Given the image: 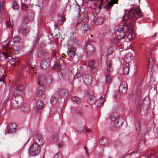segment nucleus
Listing matches in <instances>:
<instances>
[{"label":"nucleus","instance_id":"1","mask_svg":"<svg viewBox=\"0 0 158 158\" xmlns=\"http://www.w3.org/2000/svg\"><path fill=\"white\" fill-rule=\"evenodd\" d=\"M143 16L142 13L140 9H131L129 11L128 15L125 14L123 17V19L126 21L128 19V24H126L122 27H124V30H127L128 33H130L132 31V27L134 25L136 20L139 17Z\"/></svg>","mask_w":158,"mask_h":158},{"label":"nucleus","instance_id":"2","mask_svg":"<svg viewBox=\"0 0 158 158\" xmlns=\"http://www.w3.org/2000/svg\"><path fill=\"white\" fill-rule=\"evenodd\" d=\"M126 35V31L124 29V27H119L118 28L115 32V37H113L111 40V42L118 46H121L119 48V51L121 52L127 49V48L123 47V43L125 42L124 39Z\"/></svg>","mask_w":158,"mask_h":158},{"label":"nucleus","instance_id":"3","mask_svg":"<svg viewBox=\"0 0 158 158\" xmlns=\"http://www.w3.org/2000/svg\"><path fill=\"white\" fill-rule=\"evenodd\" d=\"M79 20L81 21V23L78 25L80 26L79 30L83 33L84 34L86 31H88L89 29V27L88 21L87 16L85 17V14L82 13L79 16Z\"/></svg>","mask_w":158,"mask_h":158},{"label":"nucleus","instance_id":"4","mask_svg":"<svg viewBox=\"0 0 158 158\" xmlns=\"http://www.w3.org/2000/svg\"><path fill=\"white\" fill-rule=\"evenodd\" d=\"M40 146L36 144L33 143L30 146L29 153L31 156H34L38 154L40 151Z\"/></svg>","mask_w":158,"mask_h":158},{"label":"nucleus","instance_id":"5","mask_svg":"<svg viewBox=\"0 0 158 158\" xmlns=\"http://www.w3.org/2000/svg\"><path fill=\"white\" fill-rule=\"evenodd\" d=\"M106 70L108 72H106V81L107 83H110L112 81V77L109 74L112 71L111 67V62L110 61H107L106 63Z\"/></svg>","mask_w":158,"mask_h":158},{"label":"nucleus","instance_id":"6","mask_svg":"<svg viewBox=\"0 0 158 158\" xmlns=\"http://www.w3.org/2000/svg\"><path fill=\"white\" fill-rule=\"evenodd\" d=\"M104 97H105V95H104ZM104 98V97H103V96H102L101 97V99L100 100H98L96 101V98L93 95H90L89 97L88 101L89 102V103L91 104H93L95 102L97 103L99 102V101L100 102V103L99 105H97V106L98 107H100L102 105V106L104 104V101H105L104 99H103V98Z\"/></svg>","mask_w":158,"mask_h":158},{"label":"nucleus","instance_id":"7","mask_svg":"<svg viewBox=\"0 0 158 158\" xmlns=\"http://www.w3.org/2000/svg\"><path fill=\"white\" fill-rule=\"evenodd\" d=\"M97 14L95 10H93L90 18L91 20H93L95 24L97 25H99L102 24L104 22L103 19L101 17H98L96 18Z\"/></svg>","mask_w":158,"mask_h":158},{"label":"nucleus","instance_id":"8","mask_svg":"<svg viewBox=\"0 0 158 158\" xmlns=\"http://www.w3.org/2000/svg\"><path fill=\"white\" fill-rule=\"evenodd\" d=\"M33 139L35 143L39 146H42L44 143V141L43 140L41 135L39 133H37L34 135Z\"/></svg>","mask_w":158,"mask_h":158},{"label":"nucleus","instance_id":"9","mask_svg":"<svg viewBox=\"0 0 158 158\" xmlns=\"http://www.w3.org/2000/svg\"><path fill=\"white\" fill-rule=\"evenodd\" d=\"M110 119L112 121L114 120L116 124V126L120 127L122 125L124 122V120L121 121V118H119V116L117 114H113L110 117Z\"/></svg>","mask_w":158,"mask_h":158},{"label":"nucleus","instance_id":"10","mask_svg":"<svg viewBox=\"0 0 158 158\" xmlns=\"http://www.w3.org/2000/svg\"><path fill=\"white\" fill-rule=\"evenodd\" d=\"M50 64V59L48 58H45L41 62L40 64V68L43 70L46 69L49 67Z\"/></svg>","mask_w":158,"mask_h":158},{"label":"nucleus","instance_id":"11","mask_svg":"<svg viewBox=\"0 0 158 158\" xmlns=\"http://www.w3.org/2000/svg\"><path fill=\"white\" fill-rule=\"evenodd\" d=\"M94 51L95 48L92 45L88 44L86 46L85 51L88 54L90 55H92L94 53Z\"/></svg>","mask_w":158,"mask_h":158},{"label":"nucleus","instance_id":"12","mask_svg":"<svg viewBox=\"0 0 158 158\" xmlns=\"http://www.w3.org/2000/svg\"><path fill=\"white\" fill-rule=\"evenodd\" d=\"M127 86L126 82L125 81H123L120 85L119 87V90L120 93H124L127 92Z\"/></svg>","mask_w":158,"mask_h":158},{"label":"nucleus","instance_id":"13","mask_svg":"<svg viewBox=\"0 0 158 158\" xmlns=\"http://www.w3.org/2000/svg\"><path fill=\"white\" fill-rule=\"evenodd\" d=\"M17 127L15 124L11 123L8 127L7 131L8 133L11 134L14 133L16 131Z\"/></svg>","mask_w":158,"mask_h":158},{"label":"nucleus","instance_id":"14","mask_svg":"<svg viewBox=\"0 0 158 158\" xmlns=\"http://www.w3.org/2000/svg\"><path fill=\"white\" fill-rule=\"evenodd\" d=\"M118 0H111L109 3L106 4L104 6L105 9L108 10L111 9L112 6L115 4L118 3Z\"/></svg>","mask_w":158,"mask_h":158},{"label":"nucleus","instance_id":"15","mask_svg":"<svg viewBox=\"0 0 158 158\" xmlns=\"http://www.w3.org/2000/svg\"><path fill=\"white\" fill-rule=\"evenodd\" d=\"M37 84L39 85H43L46 83V79L44 76L42 75L37 78Z\"/></svg>","mask_w":158,"mask_h":158},{"label":"nucleus","instance_id":"16","mask_svg":"<svg viewBox=\"0 0 158 158\" xmlns=\"http://www.w3.org/2000/svg\"><path fill=\"white\" fill-rule=\"evenodd\" d=\"M76 49L73 47L68 48L67 54L68 56L71 57L73 58L75 55Z\"/></svg>","mask_w":158,"mask_h":158},{"label":"nucleus","instance_id":"17","mask_svg":"<svg viewBox=\"0 0 158 158\" xmlns=\"http://www.w3.org/2000/svg\"><path fill=\"white\" fill-rule=\"evenodd\" d=\"M24 88L23 86L21 85H17L15 90L14 94L16 95L20 94L23 92Z\"/></svg>","mask_w":158,"mask_h":158},{"label":"nucleus","instance_id":"18","mask_svg":"<svg viewBox=\"0 0 158 158\" xmlns=\"http://www.w3.org/2000/svg\"><path fill=\"white\" fill-rule=\"evenodd\" d=\"M44 105L41 101L38 100L36 103V106L34 109V110L37 112L39 111L43 107Z\"/></svg>","mask_w":158,"mask_h":158},{"label":"nucleus","instance_id":"19","mask_svg":"<svg viewBox=\"0 0 158 158\" xmlns=\"http://www.w3.org/2000/svg\"><path fill=\"white\" fill-rule=\"evenodd\" d=\"M83 80L87 85H89L91 82V77L89 75H85L83 77Z\"/></svg>","mask_w":158,"mask_h":158},{"label":"nucleus","instance_id":"20","mask_svg":"<svg viewBox=\"0 0 158 158\" xmlns=\"http://www.w3.org/2000/svg\"><path fill=\"white\" fill-rule=\"evenodd\" d=\"M33 67L32 66L30 68V65L28 64H27L24 65L22 69V71L23 72H29L30 73L31 75V72L32 70Z\"/></svg>","mask_w":158,"mask_h":158},{"label":"nucleus","instance_id":"21","mask_svg":"<svg viewBox=\"0 0 158 158\" xmlns=\"http://www.w3.org/2000/svg\"><path fill=\"white\" fill-rule=\"evenodd\" d=\"M59 97V95L57 94H54L50 99V102L52 104L54 105L58 101Z\"/></svg>","mask_w":158,"mask_h":158},{"label":"nucleus","instance_id":"22","mask_svg":"<svg viewBox=\"0 0 158 158\" xmlns=\"http://www.w3.org/2000/svg\"><path fill=\"white\" fill-rule=\"evenodd\" d=\"M9 62L12 66H15L19 64V61L18 58H15L10 60Z\"/></svg>","mask_w":158,"mask_h":158},{"label":"nucleus","instance_id":"23","mask_svg":"<svg viewBox=\"0 0 158 158\" xmlns=\"http://www.w3.org/2000/svg\"><path fill=\"white\" fill-rule=\"evenodd\" d=\"M22 45L21 43H14L12 48L13 49L16 51H19L22 49Z\"/></svg>","mask_w":158,"mask_h":158},{"label":"nucleus","instance_id":"24","mask_svg":"<svg viewBox=\"0 0 158 158\" xmlns=\"http://www.w3.org/2000/svg\"><path fill=\"white\" fill-rule=\"evenodd\" d=\"M84 71V68L82 66H80L79 67L77 68V73L76 75L75 76V77L76 78L79 77L83 73Z\"/></svg>","mask_w":158,"mask_h":158},{"label":"nucleus","instance_id":"25","mask_svg":"<svg viewBox=\"0 0 158 158\" xmlns=\"http://www.w3.org/2000/svg\"><path fill=\"white\" fill-rule=\"evenodd\" d=\"M129 64L128 63H126L123 66V72L125 75H127L129 72Z\"/></svg>","mask_w":158,"mask_h":158},{"label":"nucleus","instance_id":"26","mask_svg":"<svg viewBox=\"0 0 158 158\" xmlns=\"http://www.w3.org/2000/svg\"><path fill=\"white\" fill-rule=\"evenodd\" d=\"M147 62L148 68H152V67H153L154 61L152 58H148L147 59Z\"/></svg>","mask_w":158,"mask_h":158},{"label":"nucleus","instance_id":"27","mask_svg":"<svg viewBox=\"0 0 158 158\" xmlns=\"http://www.w3.org/2000/svg\"><path fill=\"white\" fill-rule=\"evenodd\" d=\"M108 142V139L104 137H102L100 139L99 143L100 145L103 146L107 144Z\"/></svg>","mask_w":158,"mask_h":158},{"label":"nucleus","instance_id":"28","mask_svg":"<svg viewBox=\"0 0 158 158\" xmlns=\"http://www.w3.org/2000/svg\"><path fill=\"white\" fill-rule=\"evenodd\" d=\"M44 88L43 85H40L37 92V95L38 96H42L44 92ZM42 97V96H41Z\"/></svg>","mask_w":158,"mask_h":158},{"label":"nucleus","instance_id":"29","mask_svg":"<svg viewBox=\"0 0 158 158\" xmlns=\"http://www.w3.org/2000/svg\"><path fill=\"white\" fill-rule=\"evenodd\" d=\"M69 41L72 43V45L76 46L78 45V40L75 37L71 36Z\"/></svg>","mask_w":158,"mask_h":158},{"label":"nucleus","instance_id":"30","mask_svg":"<svg viewBox=\"0 0 158 158\" xmlns=\"http://www.w3.org/2000/svg\"><path fill=\"white\" fill-rule=\"evenodd\" d=\"M19 31L22 32V34L23 35H27L29 32V30L27 28H24L22 27L19 28Z\"/></svg>","mask_w":158,"mask_h":158},{"label":"nucleus","instance_id":"31","mask_svg":"<svg viewBox=\"0 0 158 158\" xmlns=\"http://www.w3.org/2000/svg\"><path fill=\"white\" fill-rule=\"evenodd\" d=\"M71 98L73 102L77 103H80L81 101V99L77 96H72Z\"/></svg>","mask_w":158,"mask_h":158},{"label":"nucleus","instance_id":"32","mask_svg":"<svg viewBox=\"0 0 158 158\" xmlns=\"http://www.w3.org/2000/svg\"><path fill=\"white\" fill-rule=\"evenodd\" d=\"M132 59V54L131 53H128L126 56L125 58V60L128 62H130L131 60Z\"/></svg>","mask_w":158,"mask_h":158},{"label":"nucleus","instance_id":"33","mask_svg":"<svg viewBox=\"0 0 158 158\" xmlns=\"http://www.w3.org/2000/svg\"><path fill=\"white\" fill-rule=\"evenodd\" d=\"M136 93L137 96H139L140 97V96L141 94V88L140 85H138L137 86Z\"/></svg>","mask_w":158,"mask_h":158},{"label":"nucleus","instance_id":"34","mask_svg":"<svg viewBox=\"0 0 158 158\" xmlns=\"http://www.w3.org/2000/svg\"><path fill=\"white\" fill-rule=\"evenodd\" d=\"M20 101L18 100V99H17V100H15V104H17V105L16 106V107H18L19 106L21 105L23 103V99L22 98H21L20 99Z\"/></svg>","mask_w":158,"mask_h":158},{"label":"nucleus","instance_id":"35","mask_svg":"<svg viewBox=\"0 0 158 158\" xmlns=\"http://www.w3.org/2000/svg\"><path fill=\"white\" fill-rule=\"evenodd\" d=\"M4 13V9L3 4L0 3V17L2 14Z\"/></svg>","mask_w":158,"mask_h":158},{"label":"nucleus","instance_id":"36","mask_svg":"<svg viewBox=\"0 0 158 158\" xmlns=\"http://www.w3.org/2000/svg\"><path fill=\"white\" fill-rule=\"evenodd\" d=\"M89 65L90 68L92 69H94L95 67V63L93 60H91L89 62Z\"/></svg>","mask_w":158,"mask_h":158},{"label":"nucleus","instance_id":"37","mask_svg":"<svg viewBox=\"0 0 158 158\" xmlns=\"http://www.w3.org/2000/svg\"><path fill=\"white\" fill-rule=\"evenodd\" d=\"M20 37L19 36H15L14 37L13 39V41H14V43H19V42L20 40Z\"/></svg>","mask_w":158,"mask_h":158},{"label":"nucleus","instance_id":"38","mask_svg":"<svg viewBox=\"0 0 158 158\" xmlns=\"http://www.w3.org/2000/svg\"><path fill=\"white\" fill-rule=\"evenodd\" d=\"M9 42L8 40H6L3 43V45H3V47H4L6 49V50L7 48V47L9 45Z\"/></svg>","mask_w":158,"mask_h":158},{"label":"nucleus","instance_id":"39","mask_svg":"<svg viewBox=\"0 0 158 158\" xmlns=\"http://www.w3.org/2000/svg\"><path fill=\"white\" fill-rule=\"evenodd\" d=\"M19 6H18V4L17 2H15L13 4V9L15 10H17Z\"/></svg>","mask_w":158,"mask_h":158},{"label":"nucleus","instance_id":"40","mask_svg":"<svg viewBox=\"0 0 158 158\" xmlns=\"http://www.w3.org/2000/svg\"><path fill=\"white\" fill-rule=\"evenodd\" d=\"M54 158H62V155L61 153L59 152L56 154Z\"/></svg>","mask_w":158,"mask_h":158},{"label":"nucleus","instance_id":"41","mask_svg":"<svg viewBox=\"0 0 158 158\" xmlns=\"http://www.w3.org/2000/svg\"><path fill=\"white\" fill-rule=\"evenodd\" d=\"M4 79V76L2 74V72L0 70V81H3Z\"/></svg>","mask_w":158,"mask_h":158},{"label":"nucleus","instance_id":"42","mask_svg":"<svg viewBox=\"0 0 158 158\" xmlns=\"http://www.w3.org/2000/svg\"><path fill=\"white\" fill-rule=\"evenodd\" d=\"M82 131H81V132L82 133H83L84 131L85 130V131L87 132H90L91 131L90 129H86L84 127H83V128L82 129Z\"/></svg>","mask_w":158,"mask_h":158},{"label":"nucleus","instance_id":"43","mask_svg":"<svg viewBox=\"0 0 158 158\" xmlns=\"http://www.w3.org/2000/svg\"><path fill=\"white\" fill-rule=\"evenodd\" d=\"M53 139L54 142L58 140V136L57 134H54L53 135Z\"/></svg>","mask_w":158,"mask_h":158},{"label":"nucleus","instance_id":"44","mask_svg":"<svg viewBox=\"0 0 158 158\" xmlns=\"http://www.w3.org/2000/svg\"><path fill=\"white\" fill-rule=\"evenodd\" d=\"M52 69L54 70H57L59 69V65L58 64H55L52 67Z\"/></svg>","mask_w":158,"mask_h":158},{"label":"nucleus","instance_id":"45","mask_svg":"<svg viewBox=\"0 0 158 158\" xmlns=\"http://www.w3.org/2000/svg\"><path fill=\"white\" fill-rule=\"evenodd\" d=\"M2 54L5 59L8 58L9 56V55L7 52H3L2 53Z\"/></svg>","mask_w":158,"mask_h":158},{"label":"nucleus","instance_id":"46","mask_svg":"<svg viewBox=\"0 0 158 158\" xmlns=\"http://www.w3.org/2000/svg\"><path fill=\"white\" fill-rule=\"evenodd\" d=\"M76 113L79 115H83V112L81 110H79L76 111Z\"/></svg>","mask_w":158,"mask_h":158},{"label":"nucleus","instance_id":"47","mask_svg":"<svg viewBox=\"0 0 158 158\" xmlns=\"http://www.w3.org/2000/svg\"><path fill=\"white\" fill-rule=\"evenodd\" d=\"M7 28H9L10 30V27L11 28V30L12 29V27L10 23L8 21L7 22ZM11 31H12V30H11Z\"/></svg>","mask_w":158,"mask_h":158},{"label":"nucleus","instance_id":"48","mask_svg":"<svg viewBox=\"0 0 158 158\" xmlns=\"http://www.w3.org/2000/svg\"><path fill=\"white\" fill-rule=\"evenodd\" d=\"M56 52L55 50H53L52 52V57H54L56 55Z\"/></svg>","mask_w":158,"mask_h":158},{"label":"nucleus","instance_id":"49","mask_svg":"<svg viewBox=\"0 0 158 158\" xmlns=\"http://www.w3.org/2000/svg\"><path fill=\"white\" fill-rule=\"evenodd\" d=\"M113 52V49L112 48H110L108 50V54L109 55H111Z\"/></svg>","mask_w":158,"mask_h":158},{"label":"nucleus","instance_id":"50","mask_svg":"<svg viewBox=\"0 0 158 158\" xmlns=\"http://www.w3.org/2000/svg\"><path fill=\"white\" fill-rule=\"evenodd\" d=\"M64 145V144L63 142H60L57 144V146L60 148L62 147Z\"/></svg>","mask_w":158,"mask_h":158},{"label":"nucleus","instance_id":"51","mask_svg":"<svg viewBox=\"0 0 158 158\" xmlns=\"http://www.w3.org/2000/svg\"><path fill=\"white\" fill-rule=\"evenodd\" d=\"M148 156V158H151V157H152V156H153V157H154L155 158H156V157H158L157 156H155L154 155H153V154L152 153H150V154H149Z\"/></svg>","mask_w":158,"mask_h":158},{"label":"nucleus","instance_id":"52","mask_svg":"<svg viewBox=\"0 0 158 158\" xmlns=\"http://www.w3.org/2000/svg\"><path fill=\"white\" fill-rule=\"evenodd\" d=\"M29 110V107L28 106H27V109H25V108H24L23 109V110L25 112H27Z\"/></svg>","mask_w":158,"mask_h":158},{"label":"nucleus","instance_id":"53","mask_svg":"<svg viewBox=\"0 0 158 158\" xmlns=\"http://www.w3.org/2000/svg\"><path fill=\"white\" fill-rule=\"evenodd\" d=\"M137 127H139V129H140V124L139 122H138L136 124V129H137Z\"/></svg>","mask_w":158,"mask_h":158},{"label":"nucleus","instance_id":"54","mask_svg":"<svg viewBox=\"0 0 158 158\" xmlns=\"http://www.w3.org/2000/svg\"><path fill=\"white\" fill-rule=\"evenodd\" d=\"M84 148L86 152V153L87 155H88V151H87V150H88L87 148L85 146H84Z\"/></svg>","mask_w":158,"mask_h":158},{"label":"nucleus","instance_id":"55","mask_svg":"<svg viewBox=\"0 0 158 158\" xmlns=\"http://www.w3.org/2000/svg\"><path fill=\"white\" fill-rule=\"evenodd\" d=\"M66 18L64 17H62V19L61 21L62 24L66 20Z\"/></svg>","mask_w":158,"mask_h":158},{"label":"nucleus","instance_id":"56","mask_svg":"<svg viewBox=\"0 0 158 158\" xmlns=\"http://www.w3.org/2000/svg\"><path fill=\"white\" fill-rule=\"evenodd\" d=\"M64 93H65V96L67 95H68L67 91L66 90H64Z\"/></svg>","mask_w":158,"mask_h":158},{"label":"nucleus","instance_id":"57","mask_svg":"<svg viewBox=\"0 0 158 158\" xmlns=\"http://www.w3.org/2000/svg\"><path fill=\"white\" fill-rule=\"evenodd\" d=\"M157 34V32L156 33H155V35H154L153 36H152V37H155V36H156V34Z\"/></svg>","mask_w":158,"mask_h":158},{"label":"nucleus","instance_id":"58","mask_svg":"<svg viewBox=\"0 0 158 158\" xmlns=\"http://www.w3.org/2000/svg\"><path fill=\"white\" fill-rule=\"evenodd\" d=\"M147 52H149V53L150 52V49H147Z\"/></svg>","mask_w":158,"mask_h":158},{"label":"nucleus","instance_id":"59","mask_svg":"<svg viewBox=\"0 0 158 158\" xmlns=\"http://www.w3.org/2000/svg\"><path fill=\"white\" fill-rule=\"evenodd\" d=\"M143 105H142L141 106V110H142V108H143Z\"/></svg>","mask_w":158,"mask_h":158},{"label":"nucleus","instance_id":"60","mask_svg":"<svg viewBox=\"0 0 158 158\" xmlns=\"http://www.w3.org/2000/svg\"><path fill=\"white\" fill-rule=\"evenodd\" d=\"M89 1H99V0H89Z\"/></svg>","mask_w":158,"mask_h":158},{"label":"nucleus","instance_id":"61","mask_svg":"<svg viewBox=\"0 0 158 158\" xmlns=\"http://www.w3.org/2000/svg\"><path fill=\"white\" fill-rule=\"evenodd\" d=\"M63 55H64V56H65V54H62V57H64V56H63Z\"/></svg>","mask_w":158,"mask_h":158},{"label":"nucleus","instance_id":"62","mask_svg":"<svg viewBox=\"0 0 158 158\" xmlns=\"http://www.w3.org/2000/svg\"><path fill=\"white\" fill-rule=\"evenodd\" d=\"M90 35L91 37L93 36V35L92 34H90Z\"/></svg>","mask_w":158,"mask_h":158},{"label":"nucleus","instance_id":"63","mask_svg":"<svg viewBox=\"0 0 158 158\" xmlns=\"http://www.w3.org/2000/svg\"><path fill=\"white\" fill-rule=\"evenodd\" d=\"M19 80H20V81H21V79H20V77H19Z\"/></svg>","mask_w":158,"mask_h":158},{"label":"nucleus","instance_id":"64","mask_svg":"<svg viewBox=\"0 0 158 158\" xmlns=\"http://www.w3.org/2000/svg\"><path fill=\"white\" fill-rule=\"evenodd\" d=\"M81 158H84L83 156H82Z\"/></svg>","mask_w":158,"mask_h":158}]
</instances>
